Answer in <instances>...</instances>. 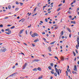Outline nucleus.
<instances>
[{"mask_svg": "<svg viewBox=\"0 0 79 79\" xmlns=\"http://www.w3.org/2000/svg\"><path fill=\"white\" fill-rule=\"evenodd\" d=\"M30 27H31V25H30L29 26H28V28H29Z\"/></svg>", "mask_w": 79, "mask_h": 79, "instance_id": "13d9d810", "label": "nucleus"}, {"mask_svg": "<svg viewBox=\"0 0 79 79\" xmlns=\"http://www.w3.org/2000/svg\"><path fill=\"white\" fill-rule=\"evenodd\" d=\"M33 71H37V68H35L33 69Z\"/></svg>", "mask_w": 79, "mask_h": 79, "instance_id": "9d476101", "label": "nucleus"}, {"mask_svg": "<svg viewBox=\"0 0 79 79\" xmlns=\"http://www.w3.org/2000/svg\"><path fill=\"white\" fill-rule=\"evenodd\" d=\"M55 58H56V59H57V60H59L58 59V57H56V56H55L54 57Z\"/></svg>", "mask_w": 79, "mask_h": 79, "instance_id": "cd10ccee", "label": "nucleus"}, {"mask_svg": "<svg viewBox=\"0 0 79 79\" xmlns=\"http://www.w3.org/2000/svg\"><path fill=\"white\" fill-rule=\"evenodd\" d=\"M76 0H74L73 1V3H75L76 2Z\"/></svg>", "mask_w": 79, "mask_h": 79, "instance_id": "bf43d9fd", "label": "nucleus"}, {"mask_svg": "<svg viewBox=\"0 0 79 79\" xmlns=\"http://www.w3.org/2000/svg\"><path fill=\"white\" fill-rule=\"evenodd\" d=\"M77 42H79V37L77 38Z\"/></svg>", "mask_w": 79, "mask_h": 79, "instance_id": "473e14b6", "label": "nucleus"}, {"mask_svg": "<svg viewBox=\"0 0 79 79\" xmlns=\"http://www.w3.org/2000/svg\"><path fill=\"white\" fill-rule=\"evenodd\" d=\"M48 50H49V51L50 52H52V50L51 49V47H50V46L48 47Z\"/></svg>", "mask_w": 79, "mask_h": 79, "instance_id": "0eeeda50", "label": "nucleus"}, {"mask_svg": "<svg viewBox=\"0 0 79 79\" xmlns=\"http://www.w3.org/2000/svg\"><path fill=\"white\" fill-rule=\"evenodd\" d=\"M32 34V31H30V35H31V34Z\"/></svg>", "mask_w": 79, "mask_h": 79, "instance_id": "79ce46f5", "label": "nucleus"}, {"mask_svg": "<svg viewBox=\"0 0 79 79\" xmlns=\"http://www.w3.org/2000/svg\"><path fill=\"white\" fill-rule=\"evenodd\" d=\"M62 4H59L58 6H62Z\"/></svg>", "mask_w": 79, "mask_h": 79, "instance_id": "c03bdc74", "label": "nucleus"}, {"mask_svg": "<svg viewBox=\"0 0 79 79\" xmlns=\"http://www.w3.org/2000/svg\"><path fill=\"white\" fill-rule=\"evenodd\" d=\"M55 42H56V41H53V42H51L50 43V44L51 45H52V44H55Z\"/></svg>", "mask_w": 79, "mask_h": 79, "instance_id": "9b49d317", "label": "nucleus"}, {"mask_svg": "<svg viewBox=\"0 0 79 79\" xmlns=\"http://www.w3.org/2000/svg\"><path fill=\"white\" fill-rule=\"evenodd\" d=\"M61 60L62 61H64V57H62L61 58Z\"/></svg>", "mask_w": 79, "mask_h": 79, "instance_id": "c756f323", "label": "nucleus"}, {"mask_svg": "<svg viewBox=\"0 0 79 79\" xmlns=\"http://www.w3.org/2000/svg\"><path fill=\"white\" fill-rule=\"evenodd\" d=\"M0 27H3V25H2V24L0 25Z\"/></svg>", "mask_w": 79, "mask_h": 79, "instance_id": "a18cd8bd", "label": "nucleus"}, {"mask_svg": "<svg viewBox=\"0 0 79 79\" xmlns=\"http://www.w3.org/2000/svg\"><path fill=\"white\" fill-rule=\"evenodd\" d=\"M56 66H57V64H55V65H54V68H55V69H56Z\"/></svg>", "mask_w": 79, "mask_h": 79, "instance_id": "7c9ffc66", "label": "nucleus"}, {"mask_svg": "<svg viewBox=\"0 0 79 79\" xmlns=\"http://www.w3.org/2000/svg\"><path fill=\"white\" fill-rule=\"evenodd\" d=\"M64 36L62 37V39H64Z\"/></svg>", "mask_w": 79, "mask_h": 79, "instance_id": "680f3d73", "label": "nucleus"}, {"mask_svg": "<svg viewBox=\"0 0 79 79\" xmlns=\"http://www.w3.org/2000/svg\"><path fill=\"white\" fill-rule=\"evenodd\" d=\"M10 30V28H7L5 30L6 31H8Z\"/></svg>", "mask_w": 79, "mask_h": 79, "instance_id": "5701e85b", "label": "nucleus"}, {"mask_svg": "<svg viewBox=\"0 0 79 79\" xmlns=\"http://www.w3.org/2000/svg\"><path fill=\"white\" fill-rule=\"evenodd\" d=\"M67 30L68 31H69V32H71V30H70L69 28H67Z\"/></svg>", "mask_w": 79, "mask_h": 79, "instance_id": "b1692460", "label": "nucleus"}, {"mask_svg": "<svg viewBox=\"0 0 79 79\" xmlns=\"http://www.w3.org/2000/svg\"><path fill=\"white\" fill-rule=\"evenodd\" d=\"M3 11L5 12V11H6V10H3Z\"/></svg>", "mask_w": 79, "mask_h": 79, "instance_id": "338daca9", "label": "nucleus"}, {"mask_svg": "<svg viewBox=\"0 0 79 79\" xmlns=\"http://www.w3.org/2000/svg\"><path fill=\"white\" fill-rule=\"evenodd\" d=\"M76 52H77V53H78V52L77 51V49L75 50Z\"/></svg>", "mask_w": 79, "mask_h": 79, "instance_id": "de8ad7c7", "label": "nucleus"}, {"mask_svg": "<svg viewBox=\"0 0 79 79\" xmlns=\"http://www.w3.org/2000/svg\"><path fill=\"white\" fill-rule=\"evenodd\" d=\"M25 32L26 34H27V30L25 31Z\"/></svg>", "mask_w": 79, "mask_h": 79, "instance_id": "c9c22d12", "label": "nucleus"}, {"mask_svg": "<svg viewBox=\"0 0 79 79\" xmlns=\"http://www.w3.org/2000/svg\"><path fill=\"white\" fill-rule=\"evenodd\" d=\"M31 35L32 37H35V36H37V35H38V34H37V33H34L33 34Z\"/></svg>", "mask_w": 79, "mask_h": 79, "instance_id": "7ed1b4c3", "label": "nucleus"}, {"mask_svg": "<svg viewBox=\"0 0 79 79\" xmlns=\"http://www.w3.org/2000/svg\"><path fill=\"white\" fill-rule=\"evenodd\" d=\"M21 21H22V23H23V22H24V19H21Z\"/></svg>", "mask_w": 79, "mask_h": 79, "instance_id": "bb28decb", "label": "nucleus"}, {"mask_svg": "<svg viewBox=\"0 0 79 79\" xmlns=\"http://www.w3.org/2000/svg\"><path fill=\"white\" fill-rule=\"evenodd\" d=\"M34 61H36V62H37V61H39V60H34Z\"/></svg>", "mask_w": 79, "mask_h": 79, "instance_id": "2f4dec72", "label": "nucleus"}, {"mask_svg": "<svg viewBox=\"0 0 79 79\" xmlns=\"http://www.w3.org/2000/svg\"><path fill=\"white\" fill-rule=\"evenodd\" d=\"M11 25H7V26L8 27H10V26H11Z\"/></svg>", "mask_w": 79, "mask_h": 79, "instance_id": "052dcab7", "label": "nucleus"}, {"mask_svg": "<svg viewBox=\"0 0 79 79\" xmlns=\"http://www.w3.org/2000/svg\"><path fill=\"white\" fill-rule=\"evenodd\" d=\"M19 54H22V55H24V54L23 52H21V53H20Z\"/></svg>", "mask_w": 79, "mask_h": 79, "instance_id": "09e8293b", "label": "nucleus"}, {"mask_svg": "<svg viewBox=\"0 0 79 79\" xmlns=\"http://www.w3.org/2000/svg\"><path fill=\"white\" fill-rule=\"evenodd\" d=\"M73 55H74V56H76V53H75V52H73Z\"/></svg>", "mask_w": 79, "mask_h": 79, "instance_id": "72a5a7b5", "label": "nucleus"}, {"mask_svg": "<svg viewBox=\"0 0 79 79\" xmlns=\"http://www.w3.org/2000/svg\"><path fill=\"white\" fill-rule=\"evenodd\" d=\"M50 65L51 66H52V67H53V64L52 63H51L50 64Z\"/></svg>", "mask_w": 79, "mask_h": 79, "instance_id": "aec40b11", "label": "nucleus"}, {"mask_svg": "<svg viewBox=\"0 0 79 79\" xmlns=\"http://www.w3.org/2000/svg\"><path fill=\"white\" fill-rule=\"evenodd\" d=\"M51 73H52V74H54V72L52 71H51Z\"/></svg>", "mask_w": 79, "mask_h": 79, "instance_id": "37998d69", "label": "nucleus"}, {"mask_svg": "<svg viewBox=\"0 0 79 79\" xmlns=\"http://www.w3.org/2000/svg\"><path fill=\"white\" fill-rule=\"evenodd\" d=\"M18 10H19V8L17 7L15 8V11H18Z\"/></svg>", "mask_w": 79, "mask_h": 79, "instance_id": "a878e982", "label": "nucleus"}, {"mask_svg": "<svg viewBox=\"0 0 79 79\" xmlns=\"http://www.w3.org/2000/svg\"><path fill=\"white\" fill-rule=\"evenodd\" d=\"M15 68V66L14 65V66H13L12 68L13 69H14V68Z\"/></svg>", "mask_w": 79, "mask_h": 79, "instance_id": "5fc2aeb1", "label": "nucleus"}, {"mask_svg": "<svg viewBox=\"0 0 79 79\" xmlns=\"http://www.w3.org/2000/svg\"><path fill=\"white\" fill-rule=\"evenodd\" d=\"M45 21L46 22H48V19H45Z\"/></svg>", "mask_w": 79, "mask_h": 79, "instance_id": "a19ab883", "label": "nucleus"}, {"mask_svg": "<svg viewBox=\"0 0 79 79\" xmlns=\"http://www.w3.org/2000/svg\"><path fill=\"white\" fill-rule=\"evenodd\" d=\"M77 10H79V8H77Z\"/></svg>", "mask_w": 79, "mask_h": 79, "instance_id": "774afa93", "label": "nucleus"}, {"mask_svg": "<svg viewBox=\"0 0 79 79\" xmlns=\"http://www.w3.org/2000/svg\"><path fill=\"white\" fill-rule=\"evenodd\" d=\"M43 78V76H41L40 77H39L38 79H42Z\"/></svg>", "mask_w": 79, "mask_h": 79, "instance_id": "1a4fd4ad", "label": "nucleus"}, {"mask_svg": "<svg viewBox=\"0 0 79 79\" xmlns=\"http://www.w3.org/2000/svg\"><path fill=\"white\" fill-rule=\"evenodd\" d=\"M74 68V71H77V66H76V65H75Z\"/></svg>", "mask_w": 79, "mask_h": 79, "instance_id": "423d86ee", "label": "nucleus"}, {"mask_svg": "<svg viewBox=\"0 0 79 79\" xmlns=\"http://www.w3.org/2000/svg\"><path fill=\"white\" fill-rule=\"evenodd\" d=\"M36 9H37V7H35L34 9V11H36Z\"/></svg>", "mask_w": 79, "mask_h": 79, "instance_id": "49530a36", "label": "nucleus"}, {"mask_svg": "<svg viewBox=\"0 0 79 79\" xmlns=\"http://www.w3.org/2000/svg\"><path fill=\"white\" fill-rule=\"evenodd\" d=\"M54 74L56 77V76H57V74L56 73H54Z\"/></svg>", "mask_w": 79, "mask_h": 79, "instance_id": "4be33fe9", "label": "nucleus"}, {"mask_svg": "<svg viewBox=\"0 0 79 79\" xmlns=\"http://www.w3.org/2000/svg\"><path fill=\"white\" fill-rule=\"evenodd\" d=\"M48 69H49L50 70H52V67L50 66L48 67Z\"/></svg>", "mask_w": 79, "mask_h": 79, "instance_id": "a211bd4d", "label": "nucleus"}, {"mask_svg": "<svg viewBox=\"0 0 79 79\" xmlns=\"http://www.w3.org/2000/svg\"><path fill=\"white\" fill-rule=\"evenodd\" d=\"M76 47L77 48V49H78V47H79V45L77 44L76 45Z\"/></svg>", "mask_w": 79, "mask_h": 79, "instance_id": "4468645a", "label": "nucleus"}, {"mask_svg": "<svg viewBox=\"0 0 79 79\" xmlns=\"http://www.w3.org/2000/svg\"><path fill=\"white\" fill-rule=\"evenodd\" d=\"M16 4L17 5H19V2H15Z\"/></svg>", "mask_w": 79, "mask_h": 79, "instance_id": "e433bc0d", "label": "nucleus"}, {"mask_svg": "<svg viewBox=\"0 0 79 79\" xmlns=\"http://www.w3.org/2000/svg\"><path fill=\"white\" fill-rule=\"evenodd\" d=\"M27 65V63H25L24 65H23V69H24L26 67V66Z\"/></svg>", "mask_w": 79, "mask_h": 79, "instance_id": "39448f33", "label": "nucleus"}, {"mask_svg": "<svg viewBox=\"0 0 79 79\" xmlns=\"http://www.w3.org/2000/svg\"><path fill=\"white\" fill-rule=\"evenodd\" d=\"M55 69L56 73H57L58 75L60 76V73L59 72H60V73H61V70L60 69H58L57 68Z\"/></svg>", "mask_w": 79, "mask_h": 79, "instance_id": "f03ea898", "label": "nucleus"}, {"mask_svg": "<svg viewBox=\"0 0 79 79\" xmlns=\"http://www.w3.org/2000/svg\"><path fill=\"white\" fill-rule=\"evenodd\" d=\"M32 46H33V47H35V45L33 44H32Z\"/></svg>", "mask_w": 79, "mask_h": 79, "instance_id": "4d7b16f0", "label": "nucleus"}, {"mask_svg": "<svg viewBox=\"0 0 79 79\" xmlns=\"http://www.w3.org/2000/svg\"><path fill=\"white\" fill-rule=\"evenodd\" d=\"M15 73H14L13 74H12L11 75H10L8 77H12V76H14V75L15 74Z\"/></svg>", "mask_w": 79, "mask_h": 79, "instance_id": "2eb2a0df", "label": "nucleus"}, {"mask_svg": "<svg viewBox=\"0 0 79 79\" xmlns=\"http://www.w3.org/2000/svg\"><path fill=\"white\" fill-rule=\"evenodd\" d=\"M5 33H6V34H7L8 35H10V33H9L6 32H5Z\"/></svg>", "mask_w": 79, "mask_h": 79, "instance_id": "58836bf2", "label": "nucleus"}, {"mask_svg": "<svg viewBox=\"0 0 79 79\" xmlns=\"http://www.w3.org/2000/svg\"><path fill=\"white\" fill-rule=\"evenodd\" d=\"M71 23H73V24H76V22L75 21H72L71 22Z\"/></svg>", "mask_w": 79, "mask_h": 79, "instance_id": "6ab92c4d", "label": "nucleus"}, {"mask_svg": "<svg viewBox=\"0 0 79 79\" xmlns=\"http://www.w3.org/2000/svg\"><path fill=\"white\" fill-rule=\"evenodd\" d=\"M58 27H55V29H58Z\"/></svg>", "mask_w": 79, "mask_h": 79, "instance_id": "6e6d98bb", "label": "nucleus"}, {"mask_svg": "<svg viewBox=\"0 0 79 79\" xmlns=\"http://www.w3.org/2000/svg\"><path fill=\"white\" fill-rule=\"evenodd\" d=\"M15 26H13L11 27H10V29H14V28H15Z\"/></svg>", "mask_w": 79, "mask_h": 79, "instance_id": "c85d7f7f", "label": "nucleus"}, {"mask_svg": "<svg viewBox=\"0 0 79 79\" xmlns=\"http://www.w3.org/2000/svg\"><path fill=\"white\" fill-rule=\"evenodd\" d=\"M39 39H36L34 41V42H38V41H39Z\"/></svg>", "mask_w": 79, "mask_h": 79, "instance_id": "f8f14e48", "label": "nucleus"}, {"mask_svg": "<svg viewBox=\"0 0 79 79\" xmlns=\"http://www.w3.org/2000/svg\"><path fill=\"white\" fill-rule=\"evenodd\" d=\"M50 10H51V9H50V8H49V9H48V11H50Z\"/></svg>", "mask_w": 79, "mask_h": 79, "instance_id": "603ef678", "label": "nucleus"}, {"mask_svg": "<svg viewBox=\"0 0 79 79\" xmlns=\"http://www.w3.org/2000/svg\"><path fill=\"white\" fill-rule=\"evenodd\" d=\"M1 31L2 32H4V30L3 29H2Z\"/></svg>", "mask_w": 79, "mask_h": 79, "instance_id": "e2e57ef3", "label": "nucleus"}, {"mask_svg": "<svg viewBox=\"0 0 79 79\" xmlns=\"http://www.w3.org/2000/svg\"><path fill=\"white\" fill-rule=\"evenodd\" d=\"M72 16H71V15H70L69 16V18H72Z\"/></svg>", "mask_w": 79, "mask_h": 79, "instance_id": "0e129e2a", "label": "nucleus"}, {"mask_svg": "<svg viewBox=\"0 0 79 79\" xmlns=\"http://www.w3.org/2000/svg\"><path fill=\"white\" fill-rule=\"evenodd\" d=\"M24 29L21 30L20 31V32L19 33V34H22V33H23V31H24Z\"/></svg>", "mask_w": 79, "mask_h": 79, "instance_id": "6e6552de", "label": "nucleus"}, {"mask_svg": "<svg viewBox=\"0 0 79 79\" xmlns=\"http://www.w3.org/2000/svg\"><path fill=\"white\" fill-rule=\"evenodd\" d=\"M11 30H9V31H8V33H9L10 34H11Z\"/></svg>", "mask_w": 79, "mask_h": 79, "instance_id": "412c9836", "label": "nucleus"}, {"mask_svg": "<svg viewBox=\"0 0 79 79\" xmlns=\"http://www.w3.org/2000/svg\"><path fill=\"white\" fill-rule=\"evenodd\" d=\"M6 49L5 48H4V47H3L2 49H1L0 50L1 52H5V51H6Z\"/></svg>", "mask_w": 79, "mask_h": 79, "instance_id": "20e7f679", "label": "nucleus"}, {"mask_svg": "<svg viewBox=\"0 0 79 79\" xmlns=\"http://www.w3.org/2000/svg\"><path fill=\"white\" fill-rule=\"evenodd\" d=\"M8 9H9V10H10V9H11V6L10 5L8 6Z\"/></svg>", "mask_w": 79, "mask_h": 79, "instance_id": "f3484780", "label": "nucleus"}, {"mask_svg": "<svg viewBox=\"0 0 79 79\" xmlns=\"http://www.w3.org/2000/svg\"><path fill=\"white\" fill-rule=\"evenodd\" d=\"M23 44H24V45H26V46H27V44H26L25 43H23Z\"/></svg>", "mask_w": 79, "mask_h": 79, "instance_id": "3c124183", "label": "nucleus"}, {"mask_svg": "<svg viewBox=\"0 0 79 79\" xmlns=\"http://www.w3.org/2000/svg\"><path fill=\"white\" fill-rule=\"evenodd\" d=\"M42 34H43V35L45 34V32H43Z\"/></svg>", "mask_w": 79, "mask_h": 79, "instance_id": "864d4df0", "label": "nucleus"}, {"mask_svg": "<svg viewBox=\"0 0 79 79\" xmlns=\"http://www.w3.org/2000/svg\"><path fill=\"white\" fill-rule=\"evenodd\" d=\"M19 3H20V4L21 6H22V5H23V3L20 2Z\"/></svg>", "mask_w": 79, "mask_h": 79, "instance_id": "ea45409f", "label": "nucleus"}, {"mask_svg": "<svg viewBox=\"0 0 79 79\" xmlns=\"http://www.w3.org/2000/svg\"><path fill=\"white\" fill-rule=\"evenodd\" d=\"M19 37H22V35H21L19 34Z\"/></svg>", "mask_w": 79, "mask_h": 79, "instance_id": "8fccbe9b", "label": "nucleus"}, {"mask_svg": "<svg viewBox=\"0 0 79 79\" xmlns=\"http://www.w3.org/2000/svg\"><path fill=\"white\" fill-rule=\"evenodd\" d=\"M53 79V77L51 76L50 77V79Z\"/></svg>", "mask_w": 79, "mask_h": 79, "instance_id": "69168bd1", "label": "nucleus"}, {"mask_svg": "<svg viewBox=\"0 0 79 79\" xmlns=\"http://www.w3.org/2000/svg\"><path fill=\"white\" fill-rule=\"evenodd\" d=\"M55 69L56 73H57L58 75L60 76V73L59 72H60V73H61V70L60 69H58L57 68Z\"/></svg>", "mask_w": 79, "mask_h": 79, "instance_id": "f257e3e1", "label": "nucleus"}, {"mask_svg": "<svg viewBox=\"0 0 79 79\" xmlns=\"http://www.w3.org/2000/svg\"><path fill=\"white\" fill-rule=\"evenodd\" d=\"M60 9H61V7H59L57 10V11H60Z\"/></svg>", "mask_w": 79, "mask_h": 79, "instance_id": "393cba45", "label": "nucleus"}, {"mask_svg": "<svg viewBox=\"0 0 79 79\" xmlns=\"http://www.w3.org/2000/svg\"><path fill=\"white\" fill-rule=\"evenodd\" d=\"M43 40H44V41H45V42H46V41H47V40H46V39L45 38H43Z\"/></svg>", "mask_w": 79, "mask_h": 79, "instance_id": "4c0bfd02", "label": "nucleus"}, {"mask_svg": "<svg viewBox=\"0 0 79 79\" xmlns=\"http://www.w3.org/2000/svg\"><path fill=\"white\" fill-rule=\"evenodd\" d=\"M63 34H64L63 31H62L61 32V35H60L61 36H62V35H63Z\"/></svg>", "mask_w": 79, "mask_h": 79, "instance_id": "dca6fc26", "label": "nucleus"}, {"mask_svg": "<svg viewBox=\"0 0 79 79\" xmlns=\"http://www.w3.org/2000/svg\"><path fill=\"white\" fill-rule=\"evenodd\" d=\"M69 38H71V35H72L71 34H69Z\"/></svg>", "mask_w": 79, "mask_h": 79, "instance_id": "f704fd0d", "label": "nucleus"}, {"mask_svg": "<svg viewBox=\"0 0 79 79\" xmlns=\"http://www.w3.org/2000/svg\"><path fill=\"white\" fill-rule=\"evenodd\" d=\"M37 69H38V71H41L42 70V69L40 67L38 68Z\"/></svg>", "mask_w": 79, "mask_h": 79, "instance_id": "ddd939ff", "label": "nucleus"}]
</instances>
